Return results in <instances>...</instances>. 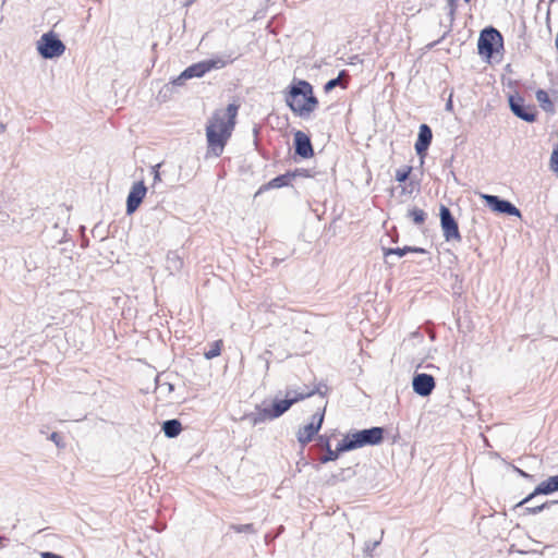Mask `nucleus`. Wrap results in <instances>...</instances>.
Here are the masks:
<instances>
[{"mask_svg":"<svg viewBox=\"0 0 558 558\" xmlns=\"http://www.w3.org/2000/svg\"><path fill=\"white\" fill-rule=\"evenodd\" d=\"M230 527H231V530H233L236 533H251V534L256 533V530L252 523L232 524Z\"/></svg>","mask_w":558,"mask_h":558,"instance_id":"obj_27","label":"nucleus"},{"mask_svg":"<svg viewBox=\"0 0 558 558\" xmlns=\"http://www.w3.org/2000/svg\"><path fill=\"white\" fill-rule=\"evenodd\" d=\"M482 198L493 211L514 217H521V211L509 201L502 199L497 195L489 194H483Z\"/></svg>","mask_w":558,"mask_h":558,"instance_id":"obj_10","label":"nucleus"},{"mask_svg":"<svg viewBox=\"0 0 558 558\" xmlns=\"http://www.w3.org/2000/svg\"><path fill=\"white\" fill-rule=\"evenodd\" d=\"M514 470H515V472H518V473H519V475H521L522 477H526V478H530V477H531V475H530V474H527L526 472H524V471L520 470L519 468H514Z\"/></svg>","mask_w":558,"mask_h":558,"instance_id":"obj_37","label":"nucleus"},{"mask_svg":"<svg viewBox=\"0 0 558 558\" xmlns=\"http://www.w3.org/2000/svg\"><path fill=\"white\" fill-rule=\"evenodd\" d=\"M196 0H187L186 5L194 3Z\"/></svg>","mask_w":558,"mask_h":558,"instance_id":"obj_40","label":"nucleus"},{"mask_svg":"<svg viewBox=\"0 0 558 558\" xmlns=\"http://www.w3.org/2000/svg\"><path fill=\"white\" fill-rule=\"evenodd\" d=\"M433 140L432 129L427 124H421L418 129L417 140L415 143L416 154L423 157Z\"/></svg>","mask_w":558,"mask_h":558,"instance_id":"obj_16","label":"nucleus"},{"mask_svg":"<svg viewBox=\"0 0 558 558\" xmlns=\"http://www.w3.org/2000/svg\"><path fill=\"white\" fill-rule=\"evenodd\" d=\"M343 77H349V74H348V72H347L345 70H342V71L339 73L338 77L329 80V81L325 84V86H324V90H325L326 93H329L330 90H332V89H333L335 87H337V86H341L342 88H345V87H347V83H344V82L342 81V78H343Z\"/></svg>","mask_w":558,"mask_h":558,"instance_id":"obj_22","label":"nucleus"},{"mask_svg":"<svg viewBox=\"0 0 558 558\" xmlns=\"http://www.w3.org/2000/svg\"><path fill=\"white\" fill-rule=\"evenodd\" d=\"M412 171V167L405 166L404 168L398 169L396 172V180L398 182H405Z\"/></svg>","mask_w":558,"mask_h":558,"instance_id":"obj_28","label":"nucleus"},{"mask_svg":"<svg viewBox=\"0 0 558 558\" xmlns=\"http://www.w3.org/2000/svg\"><path fill=\"white\" fill-rule=\"evenodd\" d=\"M161 429L168 438H174L181 433L182 424L177 418L167 420L162 423Z\"/></svg>","mask_w":558,"mask_h":558,"instance_id":"obj_20","label":"nucleus"},{"mask_svg":"<svg viewBox=\"0 0 558 558\" xmlns=\"http://www.w3.org/2000/svg\"><path fill=\"white\" fill-rule=\"evenodd\" d=\"M221 343L222 341L221 340H218V341H215L213 344H211V348L209 351L205 352V357L207 360H211L218 355H220V352H221Z\"/></svg>","mask_w":558,"mask_h":558,"instance_id":"obj_26","label":"nucleus"},{"mask_svg":"<svg viewBox=\"0 0 558 558\" xmlns=\"http://www.w3.org/2000/svg\"><path fill=\"white\" fill-rule=\"evenodd\" d=\"M50 439H51L52 441H54L57 446H60L61 437H60V435H59L58 433H56V432H54V433H52V434L50 435Z\"/></svg>","mask_w":558,"mask_h":558,"instance_id":"obj_35","label":"nucleus"},{"mask_svg":"<svg viewBox=\"0 0 558 558\" xmlns=\"http://www.w3.org/2000/svg\"><path fill=\"white\" fill-rule=\"evenodd\" d=\"M239 106L230 104L222 110H216L206 125L207 156L219 157L232 135Z\"/></svg>","mask_w":558,"mask_h":558,"instance_id":"obj_1","label":"nucleus"},{"mask_svg":"<svg viewBox=\"0 0 558 558\" xmlns=\"http://www.w3.org/2000/svg\"><path fill=\"white\" fill-rule=\"evenodd\" d=\"M556 504H558V500L546 501L535 507H526L525 512L529 514H536Z\"/></svg>","mask_w":558,"mask_h":558,"instance_id":"obj_25","label":"nucleus"},{"mask_svg":"<svg viewBox=\"0 0 558 558\" xmlns=\"http://www.w3.org/2000/svg\"><path fill=\"white\" fill-rule=\"evenodd\" d=\"M504 48V38L500 32L492 26L484 28L477 41L478 53L487 59Z\"/></svg>","mask_w":558,"mask_h":558,"instance_id":"obj_5","label":"nucleus"},{"mask_svg":"<svg viewBox=\"0 0 558 558\" xmlns=\"http://www.w3.org/2000/svg\"><path fill=\"white\" fill-rule=\"evenodd\" d=\"M447 7L449 9V15L452 21L454 19V14L458 8V0H447Z\"/></svg>","mask_w":558,"mask_h":558,"instance_id":"obj_31","label":"nucleus"},{"mask_svg":"<svg viewBox=\"0 0 558 558\" xmlns=\"http://www.w3.org/2000/svg\"><path fill=\"white\" fill-rule=\"evenodd\" d=\"M509 105L511 111L523 121L534 122L536 120L535 106L525 105L522 97L510 96Z\"/></svg>","mask_w":558,"mask_h":558,"instance_id":"obj_11","label":"nucleus"},{"mask_svg":"<svg viewBox=\"0 0 558 558\" xmlns=\"http://www.w3.org/2000/svg\"><path fill=\"white\" fill-rule=\"evenodd\" d=\"M384 440V428L372 427L344 436L339 442V451H351L365 446H376Z\"/></svg>","mask_w":558,"mask_h":558,"instance_id":"obj_4","label":"nucleus"},{"mask_svg":"<svg viewBox=\"0 0 558 558\" xmlns=\"http://www.w3.org/2000/svg\"><path fill=\"white\" fill-rule=\"evenodd\" d=\"M549 166L553 172L558 173V148L551 153Z\"/></svg>","mask_w":558,"mask_h":558,"instance_id":"obj_30","label":"nucleus"},{"mask_svg":"<svg viewBox=\"0 0 558 558\" xmlns=\"http://www.w3.org/2000/svg\"><path fill=\"white\" fill-rule=\"evenodd\" d=\"M325 410L323 412H316L313 415L312 422L306 424L305 426L299 428L296 433L298 441L302 447H305L308 442H311L314 436L319 432L323 422H324Z\"/></svg>","mask_w":558,"mask_h":558,"instance_id":"obj_9","label":"nucleus"},{"mask_svg":"<svg viewBox=\"0 0 558 558\" xmlns=\"http://www.w3.org/2000/svg\"><path fill=\"white\" fill-rule=\"evenodd\" d=\"M452 109H453V105H452V95H450V97H449V99H448V101H447V104H446V110H447V111H452Z\"/></svg>","mask_w":558,"mask_h":558,"instance_id":"obj_36","label":"nucleus"},{"mask_svg":"<svg viewBox=\"0 0 558 558\" xmlns=\"http://www.w3.org/2000/svg\"><path fill=\"white\" fill-rule=\"evenodd\" d=\"M439 216L445 240L447 242H460L462 238L459 231V226L450 209L447 206L441 205L439 209Z\"/></svg>","mask_w":558,"mask_h":558,"instance_id":"obj_8","label":"nucleus"},{"mask_svg":"<svg viewBox=\"0 0 558 558\" xmlns=\"http://www.w3.org/2000/svg\"><path fill=\"white\" fill-rule=\"evenodd\" d=\"M147 193V187L143 181L136 182L132 185L131 191L126 198V214L132 215L137 210Z\"/></svg>","mask_w":558,"mask_h":558,"instance_id":"obj_13","label":"nucleus"},{"mask_svg":"<svg viewBox=\"0 0 558 558\" xmlns=\"http://www.w3.org/2000/svg\"><path fill=\"white\" fill-rule=\"evenodd\" d=\"M286 104L296 116L307 118L317 108L318 99L307 81L293 80L286 95Z\"/></svg>","mask_w":558,"mask_h":558,"instance_id":"obj_3","label":"nucleus"},{"mask_svg":"<svg viewBox=\"0 0 558 558\" xmlns=\"http://www.w3.org/2000/svg\"><path fill=\"white\" fill-rule=\"evenodd\" d=\"M294 150L302 158H310L314 155L310 137L302 131L294 134Z\"/></svg>","mask_w":558,"mask_h":558,"instance_id":"obj_15","label":"nucleus"},{"mask_svg":"<svg viewBox=\"0 0 558 558\" xmlns=\"http://www.w3.org/2000/svg\"><path fill=\"white\" fill-rule=\"evenodd\" d=\"M183 258L175 251L167 254L166 267L171 272H179L183 268Z\"/></svg>","mask_w":558,"mask_h":558,"instance_id":"obj_19","label":"nucleus"},{"mask_svg":"<svg viewBox=\"0 0 558 558\" xmlns=\"http://www.w3.org/2000/svg\"><path fill=\"white\" fill-rule=\"evenodd\" d=\"M535 96H536V100L539 102L541 107L545 111L554 110V105H553L547 92H545L544 89H538L536 92Z\"/></svg>","mask_w":558,"mask_h":558,"instance_id":"obj_24","label":"nucleus"},{"mask_svg":"<svg viewBox=\"0 0 558 558\" xmlns=\"http://www.w3.org/2000/svg\"><path fill=\"white\" fill-rule=\"evenodd\" d=\"M380 544V539L378 541H374V542H366L365 543V547H364V553L367 555V556H372L373 551L379 546Z\"/></svg>","mask_w":558,"mask_h":558,"instance_id":"obj_29","label":"nucleus"},{"mask_svg":"<svg viewBox=\"0 0 558 558\" xmlns=\"http://www.w3.org/2000/svg\"><path fill=\"white\" fill-rule=\"evenodd\" d=\"M290 174H293V179L296 177H311L310 170L303 168L295 169L294 171L290 172Z\"/></svg>","mask_w":558,"mask_h":558,"instance_id":"obj_32","label":"nucleus"},{"mask_svg":"<svg viewBox=\"0 0 558 558\" xmlns=\"http://www.w3.org/2000/svg\"><path fill=\"white\" fill-rule=\"evenodd\" d=\"M293 179V174H290V172H287L284 174H280L266 184L262 185L257 192V194L263 193L264 191H268L270 189H280L283 186H288L291 183V180Z\"/></svg>","mask_w":558,"mask_h":558,"instance_id":"obj_17","label":"nucleus"},{"mask_svg":"<svg viewBox=\"0 0 558 558\" xmlns=\"http://www.w3.org/2000/svg\"><path fill=\"white\" fill-rule=\"evenodd\" d=\"M291 391V397H298L301 392H296L292 389H289Z\"/></svg>","mask_w":558,"mask_h":558,"instance_id":"obj_38","label":"nucleus"},{"mask_svg":"<svg viewBox=\"0 0 558 558\" xmlns=\"http://www.w3.org/2000/svg\"><path fill=\"white\" fill-rule=\"evenodd\" d=\"M37 50L43 58L53 59L63 54L65 46L54 33L49 32L37 41Z\"/></svg>","mask_w":558,"mask_h":558,"instance_id":"obj_7","label":"nucleus"},{"mask_svg":"<svg viewBox=\"0 0 558 558\" xmlns=\"http://www.w3.org/2000/svg\"><path fill=\"white\" fill-rule=\"evenodd\" d=\"M41 558H63L60 555L50 553V551H44L41 553Z\"/></svg>","mask_w":558,"mask_h":558,"instance_id":"obj_34","label":"nucleus"},{"mask_svg":"<svg viewBox=\"0 0 558 558\" xmlns=\"http://www.w3.org/2000/svg\"><path fill=\"white\" fill-rule=\"evenodd\" d=\"M471 0H464L465 3H469Z\"/></svg>","mask_w":558,"mask_h":558,"instance_id":"obj_42","label":"nucleus"},{"mask_svg":"<svg viewBox=\"0 0 558 558\" xmlns=\"http://www.w3.org/2000/svg\"><path fill=\"white\" fill-rule=\"evenodd\" d=\"M426 213L417 207L410 208L408 210L407 217L410 218L415 225H423L426 220Z\"/></svg>","mask_w":558,"mask_h":558,"instance_id":"obj_23","label":"nucleus"},{"mask_svg":"<svg viewBox=\"0 0 558 558\" xmlns=\"http://www.w3.org/2000/svg\"><path fill=\"white\" fill-rule=\"evenodd\" d=\"M218 61L208 60L198 62L186 68L177 78H174L170 85H166L165 89L168 92L174 86H181L186 80L193 77H202L205 73L214 68H219Z\"/></svg>","mask_w":558,"mask_h":558,"instance_id":"obj_6","label":"nucleus"},{"mask_svg":"<svg viewBox=\"0 0 558 558\" xmlns=\"http://www.w3.org/2000/svg\"><path fill=\"white\" fill-rule=\"evenodd\" d=\"M554 492H558V474L549 476L546 481H543L539 485L536 486L533 493L521 500L517 506L519 507L527 504L537 495H549Z\"/></svg>","mask_w":558,"mask_h":558,"instance_id":"obj_14","label":"nucleus"},{"mask_svg":"<svg viewBox=\"0 0 558 558\" xmlns=\"http://www.w3.org/2000/svg\"><path fill=\"white\" fill-rule=\"evenodd\" d=\"M407 253H427L426 250L417 246H404V247H396V248H384V255L388 258L390 255H396L399 258L403 257Z\"/></svg>","mask_w":558,"mask_h":558,"instance_id":"obj_18","label":"nucleus"},{"mask_svg":"<svg viewBox=\"0 0 558 558\" xmlns=\"http://www.w3.org/2000/svg\"><path fill=\"white\" fill-rule=\"evenodd\" d=\"M413 391L421 397H428L436 387L435 378L425 373H417L412 380Z\"/></svg>","mask_w":558,"mask_h":558,"instance_id":"obj_12","label":"nucleus"},{"mask_svg":"<svg viewBox=\"0 0 558 558\" xmlns=\"http://www.w3.org/2000/svg\"><path fill=\"white\" fill-rule=\"evenodd\" d=\"M315 393L314 390L304 391L298 397H291V391H286V398L282 400H274L269 405L264 401L262 404L255 407V411L243 415L242 420L248 421L253 426L259 425L266 421H272L284 414L294 403L311 397Z\"/></svg>","mask_w":558,"mask_h":558,"instance_id":"obj_2","label":"nucleus"},{"mask_svg":"<svg viewBox=\"0 0 558 558\" xmlns=\"http://www.w3.org/2000/svg\"><path fill=\"white\" fill-rule=\"evenodd\" d=\"M320 440L323 441V448L326 450V454H324L320 458V462L327 463V462L337 460L339 457V453L341 452V451H339V446L337 447L336 450H332L328 438L323 439V437H320Z\"/></svg>","mask_w":558,"mask_h":558,"instance_id":"obj_21","label":"nucleus"},{"mask_svg":"<svg viewBox=\"0 0 558 558\" xmlns=\"http://www.w3.org/2000/svg\"><path fill=\"white\" fill-rule=\"evenodd\" d=\"M159 167H160V163H158V165H156V166H154V167L151 168V170H153V174H154V184H156L158 181H160V180H161V179H160V172H159V170H158V169H159Z\"/></svg>","mask_w":558,"mask_h":558,"instance_id":"obj_33","label":"nucleus"},{"mask_svg":"<svg viewBox=\"0 0 558 558\" xmlns=\"http://www.w3.org/2000/svg\"><path fill=\"white\" fill-rule=\"evenodd\" d=\"M5 131V125L0 122V134Z\"/></svg>","mask_w":558,"mask_h":558,"instance_id":"obj_39","label":"nucleus"},{"mask_svg":"<svg viewBox=\"0 0 558 558\" xmlns=\"http://www.w3.org/2000/svg\"><path fill=\"white\" fill-rule=\"evenodd\" d=\"M556 47L558 49V33H557V37H556Z\"/></svg>","mask_w":558,"mask_h":558,"instance_id":"obj_41","label":"nucleus"}]
</instances>
